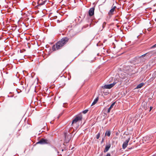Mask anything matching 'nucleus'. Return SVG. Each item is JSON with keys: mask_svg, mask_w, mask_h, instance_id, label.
<instances>
[{"mask_svg": "<svg viewBox=\"0 0 156 156\" xmlns=\"http://www.w3.org/2000/svg\"><path fill=\"white\" fill-rule=\"evenodd\" d=\"M116 8V6H114L112 8V9L110 10L109 12L108 13V14L109 15L113 14V13L115 9Z\"/></svg>", "mask_w": 156, "mask_h": 156, "instance_id": "9d476101", "label": "nucleus"}, {"mask_svg": "<svg viewBox=\"0 0 156 156\" xmlns=\"http://www.w3.org/2000/svg\"><path fill=\"white\" fill-rule=\"evenodd\" d=\"M153 107H150V111H151V110L152 109Z\"/></svg>", "mask_w": 156, "mask_h": 156, "instance_id": "5701e85b", "label": "nucleus"}, {"mask_svg": "<svg viewBox=\"0 0 156 156\" xmlns=\"http://www.w3.org/2000/svg\"><path fill=\"white\" fill-rule=\"evenodd\" d=\"M155 47H156V44H155L153 46H152L151 48H153Z\"/></svg>", "mask_w": 156, "mask_h": 156, "instance_id": "412c9836", "label": "nucleus"}, {"mask_svg": "<svg viewBox=\"0 0 156 156\" xmlns=\"http://www.w3.org/2000/svg\"><path fill=\"white\" fill-rule=\"evenodd\" d=\"M105 135L109 136L111 135V132L110 130L107 131L105 133Z\"/></svg>", "mask_w": 156, "mask_h": 156, "instance_id": "4468645a", "label": "nucleus"}, {"mask_svg": "<svg viewBox=\"0 0 156 156\" xmlns=\"http://www.w3.org/2000/svg\"><path fill=\"white\" fill-rule=\"evenodd\" d=\"M79 18H80V16H79Z\"/></svg>", "mask_w": 156, "mask_h": 156, "instance_id": "7c9ffc66", "label": "nucleus"}, {"mask_svg": "<svg viewBox=\"0 0 156 156\" xmlns=\"http://www.w3.org/2000/svg\"><path fill=\"white\" fill-rule=\"evenodd\" d=\"M94 7L90 8L89 11V14L90 16H92L94 13Z\"/></svg>", "mask_w": 156, "mask_h": 156, "instance_id": "0eeeda50", "label": "nucleus"}, {"mask_svg": "<svg viewBox=\"0 0 156 156\" xmlns=\"http://www.w3.org/2000/svg\"><path fill=\"white\" fill-rule=\"evenodd\" d=\"M127 74V76H130V74H130L128 73Z\"/></svg>", "mask_w": 156, "mask_h": 156, "instance_id": "4be33fe9", "label": "nucleus"}, {"mask_svg": "<svg viewBox=\"0 0 156 156\" xmlns=\"http://www.w3.org/2000/svg\"><path fill=\"white\" fill-rule=\"evenodd\" d=\"M129 140L130 139L128 138L122 144V148L123 149H125L127 145H128V143L129 142Z\"/></svg>", "mask_w": 156, "mask_h": 156, "instance_id": "423d86ee", "label": "nucleus"}, {"mask_svg": "<svg viewBox=\"0 0 156 156\" xmlns=\"http://www.w3.org/2000/svg\"><path fill=\"white\" fill-rule=\"evenodd\" d=\"M111 145L110 144H108L106 145L104 151L105 153L107 152L108 151L109 149L111 147Z\"/></svg>", "mask_w": 156, "mask_h": 156, "instance_id": "6e6552de", "label": "nucleus"}, {"mask_svg": "<svg viewBox=\"0 0 156 156\" xmlns=\"http://www.w3.org/2000/svg\"><path fill=\"white\" fill-rule=\"evenodd\" d=\"M151 138V136H149L148 137V140H150V138Z\"/></svg>", "mask_w": 156, "mask_h": 156, "instance_id": "b1692460", "label": "nucleus"}, {"mask_svg": "<svg viewBox=\"0 0 156 156\" xmlns=\"http://www.w3.org/2000/svg\"><path fill=\"white\" fill-rule=\"evenodd\" d=\"M106 24V23L105 22H104L103 23L102 25V29L101 30H102V29L105 27Z\"/></svg>", "mask_w": 156, "mask_h": 156, "instance_id": "2eb2a0df", "label": "nucleus"}, {"mask_svg": "<svg viewBox=\"0 0 156 156\" xmlns=\"http://www.w3.org/2000/svg\"><path fill=\"white\" fill-rule=\"evenodd\" d=\"M144 83H141L140 84H139L136 87V89H138L141 88L144 85Z\"/></svg>", "mask_w": 156, "mask_h": 156, "instance_id": "ddd939ff", "label": "nucleus"}, {"mask_svg": "<svg viewBox=\"0 0 156 156\" xmlns=\"http://www.w3.org/2000/svg\"><path fill=\"white\" fill-rule=\"evenodd\" d=\"M100 134L99 133H98L96 136V138L98 139L100 137Z\"/></svg>", "mask_w": 156, "mask_h": 156, "instance_id": "f3484780", "label": "nucleus"}, {"mask_svg": "<svg viewBox=\"0 0 156 156\" xmlns=\"http://www.w3.org/2000/svg\"><path fill=\"white\" fill-rule=\"evenodd\" d=\"M129 68H130V67H127L128 69H129Z\"/></svg>", "mask_w": 156, "mask_h": 156, "instance_id": "bb28decb", "label": "nucleus"}, {"mask_svg": "<svg viewBox=\"0 0 156 156\" xmlns=\"http://www.w3.org/2000/svg\"><path fill=\"white\" fill-rule=\"evenodd\" d=\"M62 151H63V149H62Z\"/></svg>", "mask_w": 156, "mask_h": 156, "instance_id": "c85d7f7f", "label": "nucleus"}, {"mask_svg": "<svg viewBox=\"0 0 156 156\" xmlns=\"http://www.w3.org/2000/svg\"><path fill=\"white\" fill-rule=\"evenodd\" d=\"M105 156H111V154L109 153H108L107 155Z\"/></svg>", "mask_w": 156, "mask_h": 156, "instance_id": "6ab92c4d", "label": "nucleus"}, {"mask_svg": "<svg viewBox=\"0 0 156 156\" xmlns=\"http://www.w3.org/2000/svg\"><path fill=\"white\" fill-rule=\"evenodd\" d=\"M50 141L49 140L44 138H42L37 143V144H49Z\"/></svg>", "mask_w": 156, "mask_h": 156, "instance_id": "20e7f679", "label": "nucleus"}, {"mask_svg": "<svg viewBox=\"0 0 156 156\" xmlns=\"http://www.w3.org/2000/svg\"><path fill=\"white\" fill-rule=\"evenodd\" d=\"M88 111L87 109L83 111V114H86Z\"/></svg>", "mask_w": 156, "mask_h": 156, "instance_id": "dca6fc26", "label": "nucleus"}, {"mask_svg": "<svg viewBox=\"0 0 156 156\" xmlns=\"http://www.w3.org/2000/svg\"><path fill=\"white\" fill-rule=\"evenodd\" d=\"M82 119V117L81 115L77 116L73 120L72 123V126H73L74 124L76 123L77 122L81 121Z\"/></svg>", "mask_w": 156, "mask_h": 156, "instance_id": "f03ea898", "label": "nucleus"}, {"mask_svg": "<svg viewBox=\"0 0 156 156\" xmlns=\"http://www.w3.org/2000/svg\"><path fill=\"white\" fill-rule=\"evenodd\" d=\"M46 2V1H41V2H39L38 4L37 5V6H40L43 5L45 4Z\"/></svg>", "mask_w": 156, "mask_h": 156, "instance_id": "f8f14e48", "label": "nucleus"}, {"mask_svg": "<svg viewBox=\"0 0 156 156\" xmlns=\"http://www.w3.org/2000/svg\"><path fill=\"white\" fill-rule=\"evenodd\" d=\"M98 97H97L94 100L93 103L92 104L91 106L95 104L98 102Z\"/></svg>", "mask_w": 156, "mask_h": 156, "instance_id": "9b49d317", "label": "nucleus"}, {"mask_svg": "<svg viewBox=\"0 0 156 156\" xmlns=\"http://www.w3.org/2000/svg\"><path fill=\"white\" fill-rule=\"evenodd\" d=\"M59 115H60V116H61V115H62V114H59Z\"/></svg>", "mask_w": 156, "mask_h": 156, "instance_id": "cd10ccee", "label": "nucleus"}, {"mask_svg": "<svg viewBox=\"0 0 156 156\" xmlns=\"http://www.w3.org/2000/svg\"><path fill=\"white\" fill-rule=\"evenodd\" d=\"M152 156H155V155H152Z\"/></svg>", "mask_w": 156, "mask_h": 156, "instance_id": "c756f323", "label": "nucleus"}, {"mask_svg": "<svg viewBox=\"0 0 156 156\" xmlns=\"http://www.w3.org/2000/svg\"><path fill=\"white\" fill-rule=\"evenodd\" d=\"M69 38L67 37L62 38L60 41L58 42L55 45H53L52 49L53 51H56L61 48L68 41Z\"/></svg>", "mask_w": 156, "mask_h": 156, "instance_id": "f257e3e1", "label": "nucleus"}, {"mask_svg": "<svg viewBox=\"0 0 156 156\" xmlns=\"http://www.w3.org/2000/svg\"><path fill=\"white\" fill-rule=\"evenodd\" d=\"M64 136L65 137V141L66 143H68L71 140V135L70 133L69 132L65 133H64Z\"/></svg>", "mask_w": 156, "mask_h": 156, "instance_id": "7ed1b4c3", "label": "nucleus"}, {"mask_svg": "<svg viewBox=\"0 0 156 156\" xmlns=\"http://www.w3.org/2000/svg\"><path fill=\"white\" fill-rule=\"evenodd\" d=\"M115 102H113L111 105L110 107L108 108L107 112L109 113L110 112L111 109L113 108V106L115 105Z\"/></svg>", "mask_w": 156, "mask_h": 156, "instance_id": "1a4fd4ad", "label": "nucleus"}, {"mask_svg": "<svg viewBox=\"0 0 156 156\" xmlns=\"http://www.w3.org/2000/svg\"><path fill=\"white\" fill-rule=\"evenodd\" d=\"M88 25H87L86 26V27H85V26H84L83 27V28H85V27H88Z\"/></svg>", "mask_w": 156, "mask_h": 156, "instance_id": "393cba45", "label": "nucleus"}, {"mask_svg": "<svg viewBox=\"0 0 156 156\" xmlns=\"http://www.w3.org/2000/svg\"><path fill=\"white\" fill-rule=\"evenodd\" d=\"M146 54H147V53L145 54H144V55H142L140 56V57H144V56H145L146 55Z\"/></svg>", "mask_w": 156, "mask_h": 156, "instance_id": "aec40b11", "label": "nucleus"}, {"mask_svg": "<svg viewBox=\"0 0 156 156\" xmlns=\"http://www.w3.org/2000/svg\"><path fill=\"white\" fill-rule=\"evenodd\" d=\"M116 84V83L108 84L107 85H105L102 86V88L103 89H110Z\"/></svg>", "mask_w": 156, "mask_h": 156, "instance_id": "39448f33", "label": "nucleus"}, {"mask_svg": "<svg viewBox=\"0 0 156 156\" xmlns=\"http://www.w3.org/2000/svg\"><path fill=\"white\" fill-rule=\"evenodd\" d=\"M53 147V148L55 150V151H57V153H58V154H59V152H58V151H57V149H56L55 147Z\"/></svg>", "mask_w": 156, "mask_h": 156, "instance_id": "a211bd4d", "label": "nucleus"}, {"mask_svg": "<svg viewBox=\"0 0 156 156\" xmlns=\"http://www.w3.org/2000/svg\"><path fill=\"white\" fill-rule=\"evenodd\" d=\"M132 148H133L132 147L129 148H128V149H131Z\"/></svg>", "mask_w": 156, "mask_h": 156, "instance_id": "a878e982", "label": "nucleus"}]
</instances>
